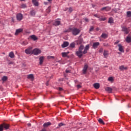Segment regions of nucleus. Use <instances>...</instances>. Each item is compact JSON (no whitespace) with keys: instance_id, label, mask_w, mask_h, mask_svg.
Masks as SVG:
<instances>
[{"instance_id":"obj_1","label":"nucleus","mask_w":131,"mask_h":131,"mask_svg":"<svg viewBox=\"0 0 131 131\" xmlns=\"http://www.w3.org/2000/svg\"><path fill=\"white\" fill-rule=\"evenodd\" d=\"M71 31H72L73 35H77L80 32V30L75 28H70L67 31H66V32H70Z\"/></svg>"},{"instance_id":"obj_2","label":"nucleus","mask_w":131,"mask_h":131,"mask_svg":"<svg viewBox=\"0 0 131 131\" xmlns=\"http://www.w3.org/2000/svg\"><path fill=\"white\" fill-rule=\"evenodd\" d=\"M84 48L83 45H81L79 48V50L76 52V55L79 57V58H81L82 57V55H83V50Z\"/></svg>"},{"instance_id":"obj_3","label":"nucleus","mask_w":131,"mask_h":131,"mask_svg":"<svg viewBox=\"0 0 131 131\" xmlns=\"http://www.w3.org/2000/svg\"><path fill=\"white\" fill-rule=\"evenodd\" d=\"M25 53H26L27 55H32L33 54L32 47H29L28 49H26L25 51Z\"/></svg>"},{"instance_id":"obj_4","label":"nucleus","mask_w":131,"mask_h":131,"mask_svg":"<svg viewBox=\"0 0 131 131\" xmlns=\"http://www.w3.org/2000/svg\"><path fill=\"white\" fill-rule=\"evenodd\" d=\"M39 54H41V50H40V49L35 48L33 50V55L37 56V55H39Z\"/></svg>"},{"instance_id":"obj_5","label":"nucleus","mask_w":131,"mask_h":131,"mask_svg":"<svg viewBox=\"0 0 131 131\" xmlns=\"http://www.w3.org/2000/svg\"><path fill=\"white\" fill-rule=\"evenodd\" d=\"M16 19L18 21H21L23 19V15L21 13H18L16 15Z\"/></svg>"},{"instance_id":"obj_6","label":"nucleus","mask_w":131,"mask_h":131,"mask_svg":"<svg viewBox=\"0 0 131 131\" xmlns=\"http://www.w3.org/2000/svg\"><path fill=\"white\" fill-rule=\"evenodd\" d=\"M88 68H89V66H88L87 64H85L84 66V68L82 71L83 74H85V73H86V71L88 70Z\"/></svg>"},{"instance_id":"obj_7","label":"nucleus","mask_w":131,"mask_h":131,"mask_svg":"<svg viewBox=\"0 0 131 131\" xmlns=\"http://www.w3.org/2000/svg\"><path fill=\"white\" fill-rule=\"evenodd\" d=\"M90 49V45H88L85 46L84 51H83V54H86L88 53V51H89Z\"/></svg>"},{"instance_id":"obj_8","label":"nucleus","mask_w":131,"mask_h":131,"mask_svg":"<svg viewBox=\"0 0 131 131\" xmlns=\"http://www.w3.org/2000/svg\"><path fill=\"white\" fill-rule=\"evenodd\" d=\"M122 31H124L125 33H126V34H127V33L129 32V29L127 28L123 27L122 29Z\"/></svg>"},{"instance_id":"obj_9","label":"nucleus","mask_w":131,"mask_h":131,"mask_svg":"<svg viewBox=\"0 0 131 131\" xmlns=\"http://www.w3.org/2000/svg\"><path fill=\"white\" fill-rule=\"evenodd\" d=\"M118 46L119 47V51L122 53H124V50H123V47L122 46L121 44H119Z\"/></svg>"},{"instance_id":"obj_10","label":"nucleus","mask_w":131,"mask_h":131,"mask_svg":"<svg viewBox=\"0 0 131 131\" xmlns=\"http://www.w3.org/2000/svg\"><path fill=\"white\" fill-rule=\"evenodd\" d=\"M39 60L40 65H42V63H43V60H45V57L40 56L39 58Z\"/></svg>"},{"instance_id":"obj_11","label":"nucleus","mask_w":131,"mask_h":131,"mask_svg":"<svg viewBox=\"0 0 131 131\" xmlns=\"http://www.w3.org/2000/svg\"><path fill=\"white\" fill-rule=\"evenodd\" d=\"M23 31V29H18L16 30V32L15 33V35H18L19 33H21Z\"/></svg>"},{"instance_id":"obj_12","label":"nucleus","mask_w":131,"mask_h":131,"mask_svg":"<svg viewBox=\"0 0 131 131\" xmlns=\"http://www.w3.org/2000/svg\"><path fill=\"white\" fill-rule=\"evenodd\" d=\"M69 46V42L67 41L63 42V44L61 45L62 48H66Z\"/></svg>"},{"instance_id":"obj_13","label":"nucleus","mask_w":131,"mask_h":131,"mask_svg":"<svg viewBox=\"0 0 131 131\" xmlns=\"http://www.w3.org/2000/svg\"><path fill=\"white\" fill-rule=\"evenodd\" d=\"M4 128L6 129H9V127H10V125L9 124L3 123L2 124Z\"/></svg>"},{"instance_id":"obj_14","label":"nucleus","mask_w":131,"mask_h":131,"mask_svg":"<svg viewBox=\"0 0 131 131\" xmlns=\"http://www.w3.org/2000/svg\"><path fill=\"white\" fill-rule=\"evenodd\" d=\"M100 45V43L99 42H94L93 43V47L94 49H97L98 47Z\"/></svg>"},{"instance_id":"obj_15","label":"nucleus","mask_w":131,"mask_h":131,"mask_svg":"<svg viewBox=\"0 0 131 131\" xmlns=\"http://www.w3.org/2000/svg\"><path fill=\"white\" fill-rule=\"evenodd\" d=\"M126 42H128V43H129V42H131V36L130 35H128L125 39Z\"/></svg>"},{"instance_id":"obj_16","label":"nucleus","mask_w":131,"mask_h":131,"mask_svg":"<svg viewBox=\"0 0 131 131\" xmlns=\"http://www.w3.org/2000/svg\"><path fill=\"white\" fill-rule=\"evenodd\" d=\"M93 86L96 89V90H98L100 88V84L99 83H96L93 84Z\"/></svg>"},{"instance_id":"obj_17","label":"nucleus","mask_w":131,"mask_h":131,"mask_svg":"<svg viewBox=\"0 0 131 131\" xmlns=\"http://www.w3.org/2000/svg\"><path fill=\"white\" fill-rule=\"evenodd\" d=\"M110 10H111V8L109 7H103L101 9V11H106V12H108V11H110Z\"/></svg>"},{"instance_id":"obj_18","label":"nucleus","mask_w":131,"mask_h":131,"mask_svg":"<svg viewBox=\"0 0 131 131\" xmlns=\"http://www.w3.org/2000/svg\"><path fill=\"white\" fill-rule=\"evenodd\" d=\"M27 78L28 79H31V80H33V79H34V76H33V74L28 75Z\"/></svg>"},{"instance_id":"obj_19","label":"nucleus","mask_w":131,"mask_h":131,"mask_svg":"<svg viewBox=\"0 0 131 131\" xmlns=\"http://www.w3.org/2000/svg\"><path fill=\"white\" fill-rule=\"evenodd\" d=\"M61 24V21L60 20H56L54 23V25L55 26H58V25H60Z\"/></svg>"},{"instance_id":"obj_20","label":"nucleus","mask_w":131,"mask_h":131,"mask_svg":"<svg viewBox=\"0 0 131 131\" xmlns=\"http://www.w3.org/2000/svg\"><path fill=\"white\" fill-rule=\"evenodd\" d=\"M52 124V123L50 122L45 123L43 124V127H48V126H50V125H51Z\"/></svg>"},{"instance_id":"obj_21","label":"nucleus","mask_w":131,"mask_h":131,"mask_svg":"<svg viewBox=\"0 0 131 131\" xmlns=\"http://www.w3.org/2000/svg\"><path fill=\"white\" fill-rule=\"evenodd\" d=\"M32 3L33 4L34 6H35V7H38V2H37V0H32Z\"/></svg>"},{"instance_id":"obj_22","label":"nucleus","mask_w":131,"mask_h":131,"mask_svg":"<svg viewBox=\"0 0 131 131\" xmlns=\"http://www.w3.org/2000/svg\"><path fill=\"white\" fill-rule=\"evenodd\" d=\"M30 38H31V39H33V40H37V37L34 35L30 36Z\"/></svg>"},{"instance_id":"obj_23","label":"nucleus","mask_w":131,"mask_h":131,"mask_svg":"<svg viewBox=\"0 0 131 131\" xmlns=\"http://www.w3.org/2000/svg\"><path fill=\"white\" fill-rule=\"evenodd\" d=\"M68 54H69V52H62L61 53L62 56L63 58H66V57H67V56H68Z\"/></svg>"},{"instance_id":"obj_24","label":"nucleus","mask_w":131,"mask_h":131,"mask_svg":"<svg viewBox=\"0 0 131 131\" xmlns=\"http://www.w3.org/2000/svg\"><path fill=\"white\" fill-rule=\"evenodd\" d=\"M105 91L107 92V93H112V88L107 87L105 88Z\"/></svg>"},{"instance_id":"obj_25","label":"nucleus","mask_w":131,"mask_h":131,"mask_svg":"<svg viewBox=\"0 0 131 131\" xmlns=\"http://www.w3.org/2000/svg\"><path fill=\"white\" fill-rule=\"evenodd\" d=\"M9 56L11 58H13L15 57V54H14V52H11L9 53Z\"/></svg>"},{"instance_id":"obj_26","label":"nucleus","mask_w":131,"mask_h":131,"mask_svg":"<svg viewBox=\"0 0 131 131\" xmlns=\"http://www.w3.org/2000/svg\"><path fill=\"white\" fill-rule=\"evenodd\" d=\"M108 81L110 82H113L114 81V77H110L108 78Z\"/></svg>"},{"instance_id":"obj_27","label":"nucleus","mask_w":131,"mask_h":131,"mask_svg":"<svg viewBox=\"0 0 131 131\" xmlns=\"http://www.w3.org/2000/svg\"><path fill=\"white\" fill-rule=\"evenodd\" d=\"M119 69L121 70H126V69H127V67H124V66H121L119 67Z\"/></svg>"},{"instance_id":"obj_28","label":"nucleus","mask_w":131,"mask_h":131,"mask_svg":"<svg viewBox=\"0 0 131 131\" xmlns=\"http://www.w3.org/2000/svg\"><path fill=\"white\" fill-rule=\"evenodd\" d=\"M8 80V77L4 76L2 77V80L3 81V82H5V81H7V80Z\"/></svg>"},{"instance_id":"obj_29","label":"nucleus","mask_w":131,"mask_h":131,"mask_svg":"<svg viewBox=\"0 0 131 131\" xmlns=\"http://www.w3.org/2000/svg\"><path fill=\"white\" fill-rule=\"evenodd\" d=\"M107 36L108 35L105 33H102V34L101 35V37H102L103 38H107Z\"/></svg>"},{"instance_id":"obj_30","label":"nucleus","mask_w":131,"mask_h":131,"mask_svg":"<svg viewBox=\"0 0 131 131\" xmlns=\"http://www.w3.org/2000/svg\"><path fill=\"white\" fill-rule=\"evenodd\" d=\"M108 51H104L103 53V55L104 56L105 58H107V56H108Z\"/></svg>"},{"instance_id":"obj_31","label":"nucleus","mask_w":131,"mask_h":131,"mask_svg":"<svg viewBox=\"0 0 131 131\" xmlns=\"http://www.w3.org/2000/svg\"><path fill=\"white\" fill-rule=\"evenodd\" d=\"M98 122H99V123H100V124H105L104 121H103L102 119H99Z\"/></svg>"},{"instance_id":"obj_32","label":"nucleus","mask_w":131,"mask_h":131,"mask_svg":"<svg viewBox=\"0 0 131 131\" xmlns=\"http://www.w3.org/2000/svg\"><path fill=\"white\" fill-rule=\"evenodd\" d=\"M26 4H21V5H20V8H21V9H25V8H26Z\"/></svg>"},{"instance_id":"obj_33","label":"nucleus","mask_w":131,"mask_h":131,"mask_svg":"<svg viewBox=\"0 0 131 131\" xmlns=\"http://www.w3.org/2000/svg\"><path fill=\"white\" fill-rule=\"evenodd\" d=\"M108 23H110V24L113 23V18L112 17H110L109 18Z\"/></svg>"},{"instance_id":"obj_34","label":"nucleus","mask_w":131,"mask_h":131,"mask_svg":"<svg viewBox=\"0 0 131 131\" xmlns=\"http://www.w3.org/2000/svg\"><path fill=\"white\" fill-rule=\"evenodd\" d=\"M21 44L23 45V46H26L27 45H28V42L25 40V41H24Z\"/></svg>"},{"instance_id":"obj_35","label":"nucleus","mask_w":131,"mask_h":131,"mask_svg":"<svg viewBox=\"0 0 131 131\" xmlns=\"http://www.w3.org/2000/svg\"><path fill=\"white\" fill-rule=\"evenodd\" d=\"M127 17L129 18V17H131V12L130 11H127Z\"/></svg>"},{"instance_id":"obj_36","label":"nucleus","mask_w":131,"mask_h":131,"mask_svg":"<svg viewBox=\"0 0 131 131\" xmlns=\"http://www.w3.org/2000/svg\"><path fill=\"white\" fill-rule=\"evenodd\" d=\"M70 48H74L75 47V43L74 42H72L70 45Z\"/></svg>"},{"instance_id":"obj_37","label":"nucleus","mask_w":131,"mask_h":131,"mask_svg":"<svg viewBox=\"0 0 131 131\" xmlns=\"http://www.w3.org/2000/svg\"><path fill=\"white\" fill-rule=\"evenodd\" d=\"M31 16H35V12L34 11V10H32L31 11Z\"/></svg>"},{"instance_id":"obj_38","label":"nucleus","mask_w":131,"mask_h":131,"mask_svg":"<svg viewBox=\"0 0 131 131\" xmlns=\"http://www.w3.org/2000/svg\"><path fill=\"white\" fill-rule=\"evenodd\" d=\"M100 21H105L106 20V17H100L99 18Z\"/></svg>"},{"instance_id":"obj_39","label":"nucleus","mask_w":131,"mask_h":131,"mask_svg":"<svg viewBox=\"0 0 131 131\" xmlns=\"http://www.w3.org/2000/svg\"><path fill=\"white\" fill-rule=\"evenodd\" d=\"M4 130V126H3V124L0 125V131Z\"/></svg>"},{"instance_id":"obj_40","label":"nucleus","mask_w":131,"mask_h":131,"mask_svg":"<svg viewBox=\"0 0 131 131\" xmlns=\"http://www.w3.org/2000/svg\"><path fill=\"white\" fill-rule=\"evenodd\" d=\"M82 42V41H81V40H78L77 41V45H80V43H81Z\"/></svg>"},{"instance_id":"obj_41","label":"nucleus","mask_w":131,"mask_h":131,"mask_svg":"<svg viewBox=\"0 0 131 131\" xmlns=\"http://www.w3.org/2000/svg\"><path fill=\"white\" fill-rule=\"evenodd\" d=\"M48 59H54L55 57L52 56H49L47 57Z\"/></svg>"},{"instance_id":"obj_42","label":"nucleus","mask_w":131,"mask_h":131,"mask_svg":"<svg viewBox=\"0 0 131 131\" xmlns=\"http://www.w3.org/2000/svg\"><path fill=\"white\" fill-rule=\"evenodd\" d=\"M63 125H64V124H63L62 123H60L58 124V126L59 127L63 126Z\"/></svg>"},{"instance_id":"obj_43","label":"nucleus","mask_w":131,"mask_h":131,"mask_svg":"<svg viewBox=\"0 0 131 131\" xmlns=\"http://www.w3.org/2000/svg\"><path fill=\"white\" fill-rule=\"evenodd\" d=\"M94 30V27H91L90 29V31H93Z\"/></svg>"},{"instance_id":"obj_44","label":"nucleus","mask_w":131,"mask_h":131,"mask_svg":"<svg viewBox=\"0 0 131 131\" xmlns=\"http://www.w3.org/2000/svg\"><path fill=\"white\" fill-rule=\"evenodd\" d=\"M48 11V13H50V12H51V7H48V10H47V11Z\"/></svg>"},{"instance_id":"obj_45","label":"nucleus","mask_w":131,"mask_h":131,"mask_svg":"<svg viewBox=\"0 0 131 131\" xmlns=\"http://www.w3.org/2000/svg\"><path fill=\"white\" fill-rule=\"evenodd\" d=\"M119 42V40H118L115 42V45H117Z\"/></svg>"},{"instance_id":"obj_46","label":"nucleus","mask_w":131,"mask_h":131,"mask_svg":"<svg viewBox=\"0 0 131 131\" xmlns=\"http://www.w3.org/2000/svg\"><path fill=\"white\" fill-rule=\"evenodd\" d=\"M66 72L67 73H69V72H70V71L67 70L66 71Z\"/></svg>"},{"instance_id":"obj_47","label":"nucleus","mask_w":131,"mask_h":131,"mask_svg":"<svg viewBox=\"0 0 131 131\" xmlns=\"http://www.w3.org/2000/svg\"><path fill=\"white\" fill-rule=\"evenodd\" d=\"M94 16L97 18L99 17V16H98L97 14H95Z\"/></svg>"},{"instance_id":"obj_48","label":"nucleus","mask_w":131,"mask_h":131,"mask_svg":"<svg viewBox=\"0 0 131 131\" xmlns=\"http://www.w3.org/2000/svg\"><path fill=\"white\" fill-rule=\"evenodd\" d=\"M85 21H86V22H88L89 21V19L88 18H85Z\"/></svg>"},{"instance_id":"obj_49","label":"nucleus","mask_w":131,"mask_h":131,"mask_svg":"<svg viewBox=\"0 0 131 131\" xmlns=\"http://www.w3.org/2000/svg\"><path fill=\"white\" fill-rule=\"evenodd\" d=\"M69 11H70V12H72V9L71 8H70L69 9Z\"/></svg>"},{"instance_id":"obj_50","label":"nucleus","mask_w":131,"mask_h":131,"mask_svg":"<svg viewBox=\"0 0 131 131\" xmlns=\"http://www.w3.org/2000/svg\"><path fill=\"white\" fill-rule=\"evenodd\" d=\"M77 88H78V89H79V88H80V85H77Z\"/></svg>"},{"instance_id":"obj_51","label":"nucleus","mask_w":131,"mask_h":131,"mask_svg":"<svg viewBox=\"0 0 131 131\" xmlns=\"http://www.w3.org/2000/svg\"><path fill=\"white\" fill-rule=\"evenodd\" d=\"M20 2H25L26 0H19Z\"/></svg>"},{"instance_id":"obj_52","label":"nucleus","mask_w":131,"mask_h":131,"mask_svg":"<svg viewBox=\"0 0 131 131\" xmlns=\"http://www.w3.org/2000/svg\"><path fill=\"white\" fill-rule=\"evenodd\" d=\"M59 91H62V88H59Z\"/></svg>"},{"instance_id":"obj_53","label":"nucleus","mask_w":131,"mask_h":131,"mask_svg":"<svg viewBox=\"0 0 131 131\" xmlns=\"http://www.w3.org/2000/svg\"><path fill=\"white\" fill-rule=\"evenodd\" d=\"M48 2H51V0H48Z\"/></svg>"},{"instance_id":"obj_54","label":"nucleus","mask_w":131,"mask_h":131,"mask_svg":"<svg viewBox=\"0 0 131 131\" xmlns=\"http://www.w3.org/2000/svg\"><path fill=\"white\" fill-rule=\"evenodd\" d=\"M12 21H13V22H14V19L12 18Z\"/></svg>"}]
</instances>
